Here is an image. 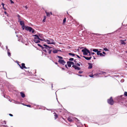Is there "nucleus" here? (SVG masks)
I'll return each instance as SVG.
<instances>
[{
    "mask_svg": "<svg viewBox=\"0 0 127 127\" xmlns=\"http://www.w3.org/2000/svg\"><path fill=\"white\" fill-rule=\"evenodd\" d=\"M25 29L27 31H29L30 32H31L32 33H33L34 32V30L32 27L28 26L26 27Z\"/></svg>",
    "mask_w": 127,
    "mask_h": 127,
    "instance_id": "f257e3e1",
    "label": "nucleus"
},
{
    "mask_svg": "<svg viewBox=\"0 0 127 127\" xmlns=\"http://www.w3.org/2000/svg\"><path fill=\"white\" fill-rule=\"evenodd\" d=\"M82 51L83 52V54L84 55H87L88 53H89V50L86 48L82 50Z\"/></svg>",
    "mask_w": 127,
    "mask_h": 127,
    "instance_id": "f03ea898",
    "label": "nucleus"
},
{
    "mask_svg": "<svg viewBox=\"0 0 127 127\" xmlns=\"http://www.w3.org/2000/svg\"><path fill=\"white\" fill-rule=\"evenodd\" d=\"M43 45L45 47V48L48 49V53L49 54H51V50H50L49 49L51 48L52 47H50L48 46L47 45L45 44H44Z\"/></svg>",
    "mask_w": 127,
    "mask_h": 127,
    "instance_id": "7ed1b4c3",
    "label": "nucleus"
},
{
    "mask_svg": "<svg viewBox=\"0 0 127 127\" xmlns=\"http://www.w3.org/2000/svg\"><path fill=\"white\" fill-rule=\"evenodd\" d=\"M59 63L63 65H64L65 63V62L64 60L61 59H59L58 61Z\"/></svg>",
    "mask_w": 127,
    "mask_h": 127,
    "instance_id": "20e7f679",
    "label": "nucleus"
},
{
    "mask_svg": "<svg viewBox=\"0 0 127 127\" xmlns=\"http://www.w3.org/2000/svg\"><path fill=\"white\" fill-rule=\"evenodd\" d=\"M19 65L20 68L22 69H23L24 68H27L25 65V64L24 63H23L22 64V66H21L19 64Z\"/></svg>",
    "mask_w": 127,
    "mask_h": 127,
    "instance_id": "39448f33",
    "label": "nucleus"
},
{
    "mask_svg": "<svg viewBox=\"0 0 127 127\" xmlns=\"http://www.w3.org/2000/svg\"><path fill=\"white\" fill-rule=\"evenodd\" d=\"M45 13L46 14V16H47L50 17V14L51 15H52V12H47L46 11H45Z\"/></svg>",
    "mask_w": 127,
    "mask_h": 127,
    "instance_id": "423d86ee",
    "label": "nucleus"
},
{
    "mask_svg": "<svg viewBox=\"0 0 127 127\" xmlns=\"http://www.w3.org/2000/svg\"><path fill=\"white\" fill-rule=\"evenodd\" d=\"M33 36L36 37L34 38V39H38L41 40H42V39L39 38V37L37 34L34 35H33Z\"/></svg>",
    "mask_w": 127,
    "mask_h": 127,
    "instance_id": "0eeeda50",
    "label": "nucleus"
},
{
    "mask_svg": "<svg viewBox=\"0 0 127 127\" xmlns=\"http://www.w3.org/2000/svg\"><path fill=\"white\" fill-rule=\"evenodd\" d=\"M46 41L47 42V43L49 44H55V43L52 41H51V42H50V41L48 39H46Z\"/></svg>",
    "mask_w": 127,
    "mask_h": 127,
    "instance_id": "6e6552de",
    "label": "nucleus"
},
{
    "mask_svg": "<svg viewBox=\"0 0 127 127\" xmlns=\"http://www.w3.org/2000/svg\"><path fill=\"white\" fill-rule=\"evenodd\" d=\"M88 64H89V67L88 68L89 69H91L92 67V63H88Z\"/></svg>",
    "mask_w": 127,
    "mask_h": 127,
    "instance_id": "1a4fd4ad",
    "label": "nucleus"
},
{
    "mask_svg": "<svg viewBox=\"0 0 127 127\" xmlns=\"http://www.w3.org/2000/svg\"><path fill=\"white\" fill-rule=\"evenodd\" d=\"M20 94L21 97L23 98H24L25 97V95L24 93L23 92H21L20 93Z\"/></svg>",
    "mask_w": 127,
    "mask_h": 127,
    "instance_id": "9d476101",
    "label": "nucleus"
},
{
    "mask_svg": "<svg viewBox=\"0 0 127 127\" xmlns=\"http://www.w3.org/2000/svg\"><path fill=\"white\" fill-rule=\"evenodd\" d=\"M83 57L85 58V59L87 60H90L91 59V58H92V57L91 56L90 57H86L83 56Z\"/></svg>",
    "mask_w": 127,
    "mask_h": 127,
    "instance_id": "9b49d317",
    "label": "nucleus"
},
{
    "mask_svg": "<svg viewBox=\"0 0 127 127\" xmlns=\"http://www.w3.org/2000/svg\"><path fill=\"white\" fill-rule=\"evenodd\" d=\"M126 40H121L120 42L121 43V44H125L126 43L125 42V41H126Z\"/></svg>",
    "mask_w": 127,
    "mask_h": 127,
    "instance_id": "f8f14e48",
    "label": "nucleus"
},
{
    "mask_svg": "<svg viewBox=\"0 0 127 127\" xmlns=\"http://www.w3.org/2000/svg\"><path fill=\"white\" fill-rule=\"evenodd\" d=\"M108 103L109 104H111V97L109 99H108L107 100Z\"/></svg>",
    "mask_w": 127,
    "mask_h": 127,
    "instance_id": "ddd939ff",
    "label": "nucleus"
},
{
    "mask_svg": "<svg viewBox=\"0 0 127 127\" xmlns=\"http://www.w3.org/2000/svg\"><path fill=\"white\" fill-rule=\"evenodd\" d=\"M67 120L69 122H73V120L71 118H70L69 117H68L67 118Z\"/></svg>",
    "mask_w": 127,
    "mask_h": 127,
    "instance_id": "4468645a",
    "label": "nucleus"
},
{
    "mask_svg": "<svg viewBox=\"0 0 127 127\" xmlns=\"http://www.w3.org/2000/svg\"><path fill=\"white\" fill-rule=\"evenodd\" d=\"M20 24L22 26H24V22L22 21H20Z\"/></svg>",
    "mask_w": 127,
    "mask_h": 127,
    "instance_id": "2eb2a0df",
    "label": "nucleus"
},
{
    "mask_svg": "<svg viewBox=\"0 0 127 127\" xmlns=\"http://www.w3.org/2000/svg\"><path fill=\"white\" fill-rule=\"evenodd\" d=\"M34 41L36 43H38L40 42L39 40H37L36 39H34Z\"/></svg>",
    "mask_w": 127,
    "mask_h": 127,
    "instance_id": "dca6fc26",
    "label": "nucleus"
},
{
    "mask_svg": "<svg viewBox=\"0 0 127 127\" xmlns=\"http://www.w3.org/2000/svg\"><path fill=\"white\" fill-rule=\"evenodd\" d=\"M1 4L3 6V9H4L5 10H6V9L4 7V4L3 2H2L1 3Z\"/></svg>",
    "mask_w": 127,
    "mask_h": 127,
    "instance_id": "f3484780",
    "label": "nucleus"
},
{
    "mask_svg": "<svg viewBox=\"0 0 127 127\" xmlns=\"http://www.w3.org/2000/svg\"><path fill=\"white\" fill-rule=\"evenodd\" d=\"M54 116L55 117V119H56L58 117V115L56 113H54Z\"/></svg>",
    "mask_w": 127,
    "mask_h": 127,
    "instance_id": "a211bd4d",
    "label": "nucleus"
},
{
    "mask_svg": "<svg viewBox=\"0 0 127 127\" xmlns=\"http://www.w3.org/2000/svg\"><path fill=\"white\" fill-rule=\"evenodd\" d=\"M66 18H65L63 20V24H64L65 23L66 21Z\"/></svg>",
    "mask_w": 127,
    "mask_h": 127,
    "instance_id": "6ab92c4d",
    "label": "nucleus"
},
{
    "mask_svg": "<svg viewBox=\"0 0 127 127\" xmlns=\"http://www.w3.org/2000/svg\"><path fill=\"white\" fill-rule=\"evenodd\" d=\"M58 50H54L53 51V52L54 53H57L58 52Z\"/></svg>",
    "mask_w": 127,
    "mask_h": 127,
    "instance_id": "aec40b11",
    "label": "nucleus"
},
{
    "mask_svg": "<svg viewBox=\"0 0 127 127\" xmlns=\"http://www.w3.org/2000/svg\"><path fill=\"white\" fill-rule=\"evenodd\" d=\"M67 64L68 66L69 67H70L71 66V64L70 63H68V61L67 62Z\"/></svg>",
    "mask_w": 127,
    "mask_h": 127,
    "instance_id": "412c9836",
    "label": "nucleus"
},
{
    "mask_svg": "<svg viewBox=\"0 0 127 127\" xmlns=\"http://www.w3.org/2000/svg\"><path fill=\"white\" fill-rule=\"evenodd\" d=\"M68 54L72 56H74L75 55V54L71 53H69Z\"/></svg>",
    "mask_w": 127,
    "mask_h": 127,
    "instance_id": "4be33fe9",
    "label": "nucleus"
},
{
    "mask_svg": "<svg viewBox=\"0 0 127 127\" xmlns=\"http://www.w3.org/2000/svg\"><path fill=\"white\" fill-rule=\"evenodd\" d=\"M46 17L45 16H44V18H43V22H45V20L46 19Z\"/></svg>",
    "mask_w": 127,
    "mask_h": 127,
    "instance_id": "5701e85b",
    "label": "nucleus"
},
{
    "mask_svg": "<svg viewBox=\"0 0 127 127\" xmlns=\"http://www.w3.org/2000/svg\"><path fill=\"white\" fill-rule=\"evenodd\" d=\"M93 51L94 52H96L98 51V50L97 49H93Z\"/></svg>",
    "mask_w": 127,
    "mask_h": 127,
    "instance_id": "b1692460",
    "label": "nucleus"
},
{
    "mask_svg": "<svg viewBox=\"0 0 127 127\" xmlns=\"http://www.w3.org/2000/svg\"><path fill=\"white\" fill-rule=\"evenodd\" d=\"M37 45H38V46H39L40 47H41L42 48V49H43L44 48L41 45H40V44H37Z\"/></svg>",
    "mask_w": 127,
    "mask_h": 127,
    "instance_id": "393cba45",
    "label": "nucleus"
},
{
    "mask_svg": "<svg viewBox=\"0 0 127 127\" xmlns=\"http://www.w3.org/2000/svg\"><path fill=\"white\" fill-rule=\"evenodd\" d=\"M75 69H77L78 70H79L81 69V68L80 67H78L77 66V67Z\"/></svg>",
    "mask_w": 127,
    "mask_h": 127,
    "instance_id": "a878e982",
    "label": "nucleus"
},
{
    "mask_svg": "<svg viewBox=\"0 0 127 127\" xmlns=\"http://www.w3.org/2000/svg\"><path fill=\"white\" fill-rule=\"evenodd\" d=\"M68 63H70L71 64H73L74 63L73 62H72L68 61Z\"/></svg>",
    "mask_w": 127,
    "mask_h": 127,
    "instance_id": "bb28decb",
    "label": "nucleus"
},
{
    "mask_svg": "<svg viewBox=\"0 0 127 127\" xmlns=\"http://www.w3.org/2000/svg\"><path fill=\"white\" fill-rule=\"evenodd\" d=\"M72 67L73 68H74L75 69L76 68L77 66H76L75 65H72Z\"/></svg>",
    "mask_w": 127,
    "mask_h": 127,
    "instance_id": "cd10ccee",
    "label": "nucleus"
},
{
    "mask_svg": "<svg viewBox=\"0 0 127 127\" xmlns=\"http://www.w3.org/2000/svg\"><path fill=\"white\" fill-rule=\"evenodd\" d=\"M8 56H11V54L10 52H9L8 51Z\"/></svg>",
    "mask_w": 127,
    "mask_h": 127,
    "instance_id": "c85d7f7f",
    "label": "nucleus"
},
{
    "mask_svg": "<svg viewBox=\"0 0 127 127\" xmlns=\"http://www.w3.org/2000/svg\"><path fill=\"white\" fill-rule=\"evenodd\" d=\"M99 55L100 56H104V55L102 54L101 53H100L99 54Z\"/></svg>",
    "mask_w": 127,
    "mask_h": 127,
    "instance_id": "c756f323",
    "label": "nucleus"
},
{
    "mask_svg": "<svg viewBox=\"0 0 127 127\" xmlns=\"http://www.w3.org/2000/svg\"><path fill=\"white\" fill-rule=\"evenodd\" d=\"M100 51H98L97 52V55H99V54L100 53Z\"/></svg>",
    "mask_w": 127,
    "mask_h": 127,
    "instance_id": "7c9ffc66",
    "label": "nucleus"
},
{
    "mask_svg": "<svg viewBox=\"0 0 127 127\" xmlns=\"http://www.w3.org/2000/svg\"><path fill=\"white\" fill-rule=\"evenodd\" d=\"M57 57L60 59H63V58L62 57H61V56H57Z\"/></svg>",
    "mask_w": 127,
    "mask_h": 127,
    "instance_id": "2f4dec72",
    "label": "nucleus"
},
{
    "mask_svg": "<svg viewBox=\"0 0 127 127\" xmlns=\"http://www.w3.org/2000/svg\"><path fill=\"white\" fill-rule=\"evenodd\" d=\"M74 60V59L73 58H70L69 59V60L70 61H72Z\"/></svg>",
    "mask_w": 127,
    "mask_h": 127,
    "instance_id": "473e14b6",
    "label": "nucleus"
},
{
    "mask_svg": "<svg viewBox=\"0 0 127 127\" xmlns=\"http://www.w3.org/2000/svg\"><path fill=\"white\" fill-rule=\"evenodd\" d=\"M83 72V71H79L78 72V73L79 74H81Z\"/></svg>",
    "mask_w": 127,
    "mask_h": 127,
    "instance_id": "72a5a7b5",
    "label": "nucleus"
},
{
    "mask_svg": "<svg viewBox=\"0 0 127 127\" xmlns=\"http://www.w3.org/2000/svg\"><path fill=\"white\" fill-rule=\"evenodd\" d=\"M124 95H125L127 96V92H125Z\"/></svg>",
    "mask_w": 127,
    "mask_h": 127,
    "instance_id": "f704fd0d",
    "label": "nucleus"
},
{
    "mask_svg": "<svg viewBox=\"0 0 127 127\" xmlns=\"http://www.w3.org/2000/svg\"><path fill=\"white\" fill-rule=\"evenodd\" d=\"M104 50H105V51H108V49L106 48H104Z\"/></svg>",
    "mask_w": 127,
    "mask_h": 127,
    "instance_id": "c9c22d12",
    "label": "nucleus"
},
{
    "mask_svg": "<svg viewBox=\"0 0 127 127\" xmlns=\"http://www.w3.org/2000/svg\"><path fill=\"white\" fill-rule=\"evenodd\" d=\"M124 81V79H122L121 81V82H123Z\"/></svg>",
    "mask_w": 127,
    "mask_h": 127,
    "instance_id": "e433bc0d",
    "label": "nucleus"
},
{
    "mask_svg": "<svg viewBox=\"0 0 127 127\" xmlns=\"http://www.w3.org/2000/svg\"><path fill=\"white\" fill-rule=\"evenodd\" d=\"M3 122V124H6V122L5 121H4Z\"/></svg>",
    "mask_w": 127,
    "mask_h": 127,
    "instance_id": "4c0bfd02",
    "label": "nucleus"
},
{
    "mask_svg": "<svg viewBox=\"0 0 127 127\" xmlns=\"http://www.w3.org/2000/svg\"><path fill=\"white\" fill-rule=\"evenodd\" d=\"M28 107H31V105H26Z\"/></svg>",
    "mask_w": 127,
    "mask_h": 127,
    "instance_id": "58836bf2",
    "label": "nucleus"
},
{
    "mask_svg": "<svg viewBox=\"0 0 127 127\" xmlns=\"http://www.w3.org/2000/svg\"><path fill=\"white\" fill-rule=\"evenodd\" d=\"M76 65L77 66H80V64L78 63H77L76 64Z\"/></svg>",
    "mask_w": 127,
    "mask_h": 127,
    "instance_id": "ea45409f",
    "label": "nucleus"
},
{
    "mask_svg": "<svg viewBox=\"0 0 127 127\" xmlns=\"http://www.w3.org/2000/svg\"><path fill=\"white\" fill-rule=\"evenodd\" d=\"M10 1L11 3H14L11 0H10Z\"/></svg>",
    "mask_w": 127,
    "mask_h": 127,
    "instance_id": "a19ab883",
    "label": "nucleus"
},
{
    "mask_svg": "<svg viewBox=\"0 0 127 127\" xmlns=\"http://www.w3.org/2000/svg\"><path fill=\"white\" fill-rule=\"evenodd\" d=\"M94 76V75H90L89 76L90 77H93V76Z\"/></svg>",
    "mask_w": 127,
    "mask_h": 127,
    "instance_id": "79ce46f5",
    "label": "nucleus"
},
{
    "mask_svg": "<svg viewBox=\"0 0 127 127\" xmlns=\"http://www.w3.org/2000/svg\"><path fill=\"white\" fill-rule=\"evenodd\" d=\"M89 53L88 56H90L91 55V53L90 51H89V53Z\"/></svg>",
    "mask_w": 127,
    "mask_h": 127,
    "instance_id": "37998d69",
    "label": "nucleus"
},
{
    "mask_svg": "<svg viewBox=\"0 0 127 127\" xmlns=\"http://www.w3.org/2000/svg\"><path fill=\"white\" fill-rule=\"evenodd\" d=\"M76 56L79 58L80 59V57L78 55H76Z\"/></svg>",
    "mask_w": 127,
    "mask_h": 127,
    "instance_id": "c03bdc74",
    "label": "nucleus"
},
{
    "mask_svg": "<svg viewBox=\"0 0 127 127\" xmlns=\"http://www.w3.org/2000/svg\"><path fill=\"white\" fill-rule=\"evenodd\" d=\"M9 115L11 116H13V115L12 114H9Z\"/></svg>",
    "mask_w": 127,
    "mask_h": 127,
    "instance_id": "a18cd8bd",
    "label": "nucleus"
},
{
    "mask_svg": "<svg viewBox=\"0 0 127 127\" xmlns=\"http://www.w3.org/2000/svg\"><path fill=\"white\" fill-rule=\"evenodd\" d=\"M102 73L105 75L106 73L105 72H102Z\"/></svg>",
    "mask_w": 127,
    "mask_h": 127,
    "instance_id": "49530a36",
    "label": "nucleus"
},
{
    "mask_svg": "<svg viewBox=\"0 0 127 127\" xmlns=\"http://www.w3.org/2000/svg\"><path fill=\"white\" fill-rule=\"evenodd\" d=\"M102 53H103V54H106V53H105L104 52V51H103V52H102Z\"/></svg>",
    "mask_w": 127,
    "mask_h": 127,
    "instance_id": "de8ad7c7",
    "label": "nucleus"
},
{
    "mask_svg": "<svg viewBox=\"0 0 127 127\" xmlns=\"http://www.w3.org/2000/svg\"><path fill=\"white\" fill-rule=\"evenodd\" d=\"M4 14H7V13L6 11H4Z\"/></svg>",
    "mask_w": 127,
    "mask_h": 127,
    "instance_id": "09e8293b",
    "label": "nucleus"
},
{
    "mask_svg": "<svg viewBox=\"0 0 127 127\" xmlns=\"http://www.w3.org/2000/svg\"><path fill=\"white\" fill-rule=\"evenodd\" d=\"M78 76H82V75L80 74H78Z\"/></svg>",
    "mask_w": 127,
    "mask_h": 127,
    "instance_id": "8fccbe9b",
    "label": "nucleus"
},
{
    "mask_svg": "<svg viewBox=\"0 0 127 127\" xmlns=\"http://www.w3.org/2000/svg\"><path fill=\"white\" fill-rule=\"evenodd\" d=\"M53 39H51V41H50V42H51V41H53Z\"/></svg>",
    "mask_w": 127,
    "mask_h": 127,
    "instance_id": "3c124183",
    "label": "nucleus"
},
{
    "mask_svg": "<svg viewBox=\"0 0 127 127\" xmlns=\"http://www.w3.org/2000/svg\"><path fill=\"white\" fill-rule=\"evenodd\" d=\"M95 54V53L94 52L91 53V54H92V55H94Z\"/></svg>",
    "mask_w": 127,
    "mask_h": 127,
    "instance_id": "603ef678",
    "label": "nucleus"
},
{
    "mask_svg": "<svg viewBox=\"0 0 127 127\" xmlns=\"http://www.w3.org/2000/svg\"><path fill=\"white\" fill-rule=\"evenodd\" d=\"M96 75V76L98 75V74H97V73L96 74H95L94 75Z\"/></svg>",
    "mask_w": 127,
    "mask_h": 127,
    "instance_id": "864d4df0",
    "label": "nucleus"
},
{
    "mask_svg": "<svg viewBox=\"0 0 127 127\" xmlns=\"http://www.w3.org/2000/svg\"><path fill=\"white\" fill-rule=\"evenodd\" d=\"M43 50L45 52H46V50L45 49L44 50Z\"/></svg>",
    "mask_w": 127,
    "mask_h": 127,
    "instance_id": "5fc2aeb1",
    "label": "nucleus"
},
{
    "mask_svg": "<svg viewBox=\"0 0 127 127\" xmlns=\"http://www.w3.org/2000/svg\"><path fill=\"white\" fill-rule=\"evenodd\" d=\"M25 7L26 9L27 8V6H26Z\"/></svg>",
    "mask_w": 127,
    "mask_h": 127,
    "instance_id": "6e6d98bb",
    "label": "nucleus"
},
{
    "mask_svg": "<svg viewBox=\"0 0 127 127\" xmlns=\"http://www.w3.org/2000/svg\"><path fill=\"white\" fill-rule=\"evenodd\" d=\"M17 16L19 17H20V15H18V16Z\"/></svg>",
    "mask_w": 127,
    "mask_h": 127,
    "instance_id": "4d7b16f0",
    "label": "nucleus"
},
{
    "mask_svg": "<svg viewBox=\"0 0 127 127\" xmlns=\"http://www.w3.org/2000/svg\"><path fill=\"white\" fill-rule=\"evenodd\" d=\"M65 67L66 68H67V66L66 65H65Z\"/></svg>",
    "mask_w": 127,
    "mask_h": 127,
    "instance_id": "13d9d810",
    "label": "nucleus"
},
{
    "mask_svg": "<svg viewBox=\"0 0 127 127\" xmlns=\"http://www.w3.org/2000/svg\"><path fill=\"white\" fill-rule=\"evenodd\" d=\"M93 57H94V59H96L94 57V56H93Z\"/></svg>",
    "mask_w": 127,
    "mask_h": 127,
    "instance_id": "bf43d9fd",
    "label": "nucleus"
},
{
    "mask_svg": "<svg viewBox=\"0 0 127 127\" xmlns=\"http://www.w3.org/2000/svg\"><path fill=\"white\" fill-rule=\"evenodd\" d=\"M75 118V119H76L77 120V121H79V120H78L77 118Z\"/></svg>",
    "mask_w": 127,
    "mask_h": 127,
    "instance_id": "052dcab7",
    "label": "nucleus"
},
{
    "mask_svg": "<svg viewBox=\"0 0 127 127\" xmlns=\"http://www.w3.org/2000/svg\"><path fill=\"white\" fill-rule=\"evenodd\" d=\"M74 62H75V63L76 62V61H75V60H74Z\"/></svg>",
    "mask_w": 127,
    "mask_h": 127,
    "instance_id": "680f3d73",
    "label": "nucleus"
},
{
    "mask_svg": "<svg viewBox=\"0 0 127 127\" xmlns=\"http://www.w3.org/2000/svg\"><path fill=\"white\" fill-rule=\"evenodd\" d=\"M55 64H58V63H57V62H56V63H55Z\"/></svg>",
    "mask_w": 127,
    "mask_h": 127,
    "instance_id": "e2e57ef3",
    "label": "nucleus"
},
{
    "mask_svg": "<svg viewBox=\"0 0 127 127\" xmlns=\"http://www.w3.org/2000/svg\"><path fill=\"white\" fill-rule=\"evenodd\" d=\"M113 100L112 99V101H111L112 103L113 102Z\"/></svg>",
    "mask_w": 127,
    "mask_h": 127,
    "instance_id": "0e129e2a",
    "label": "nucleus"
},
{
    "mask_svg": "<svg viewBox=\"0 0 127 127\" xmlns=\"http://www.w3.org/2000/svg\"><path fill=\"white\" fill-rule=\"evenodd\" d=\"M62 69H64V68H62Z\"/></svg>",
    "mask_w": 127,
    "mask_h": 127,
    "instance_id": "69168bd1",
    "label": "nucleus"
}]
</instances>
